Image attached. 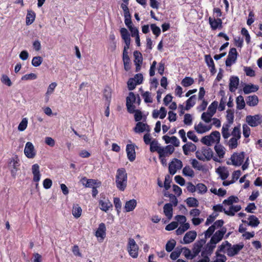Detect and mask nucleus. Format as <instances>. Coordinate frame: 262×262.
Wrapping results in <instances>:
<instances>
[{"label":"nucleus","instance_id":"obj_1","mask_svg":"<svg viewBox=\"0 0 262 262\" xmlns=\"http://www.w3.org/2000/svg\"><path fill=\"white\" fill-rule=\"evenodd\" d=\"M120 34L125 43L122 57L124 68L126 71H128L130 69V60L127 52L130 43V35L127 29L125 28H122L120 29Z\"/></svg>","mask_w":262,"mask_h":262},{"label":"nucleus","instance_id":"obj_2","mask_svg":"<svg viewBox=\"0 0 262 262\" xmlns=\"http://www.w3.org/2000/svg\"><path fill=\"white\" fill-rule=\"evenodd\" d=\"M136 101L135 94L133 92H129L126 98V106L127 112L130 114H135V120L139 122L142 119V113L141 111L136 109V106L134 104Z\"/></svg>","mask_w":262,"mask_h":262},{"label":"nucleus","instance_id":"obj_3","mask_svg":"<svg viewBox=\"0 0 262 262\" xmlns=\"http://www.w3.org/2000/svg\"><path fill=\"white\" fill-rule=\"evenodd\" d=\"M115 182L116 187L119 190L123 191L125 189L127 186V174L124 168H119L117 170Z\"/></svg>","mask_w":262,"mask_h":262},{"label":"nucleus","instance_id":"obj_4","mask_svg":"<svg viewBox=\"0 0 262 262\" xmlns=\"http://www.w3.org/2000/svg\"><path fill=\"white\" fill-rule=\"evenodd\" d=\"M245 158V152L244 151L233 153L231 157V162H227L228 165L232 164L235 166H239L242 165Z\"/></svg>","mask_w":262,"mask_h":262},{"label":"nucleus","instance_id":"obj_5","mask_svg":"<svg viewBox=\"0 0 262 262\" xmlns=\"http://www.w3.org/2000/svg\"><path fill=\"white\" fill-rule=\"evenodd\" d=\"M127 250L132 257L136 258L138 256L139 247L133 238L128 239Z\"/></svg>","mask_w":262,"mask_h":262},{"label":"nucleus","instance_id":"obj_6","mask_svg":"<svg viewBox=\"0 0 262 262\" xmlns=\"http://www.w3.org/2000/svg\"><path fill=\"white\" fill-rule=\"evenodd\" d=\"M151 152H157L159 155V159L162 165H164V147L159 146L158 142L154 140L150 144Z\"/></svg>","mask_w":262,"mask_h":262},{"label":"nucleus","instance_id":"obj_7","mask_svg":"<svg viewBox=\"0 0 262 262\" xmlns=\"http://www.w3.org/2000/svg\"><path fill=\"white\" fill-rule=\"evenodd\" d=\"M246 122L251 127H256L262 123V115H248L246 117Z\"/></svg>","mask_w":262,"mask_h":262},{"label":"nucleus","instance_id":"obj_8","mask_svg":"<svg viewBox=\"0 0 262 262\" xmlns=\"http://www.w3.org/2000/svg\"><path fill=\"white\" fill-rule=\"evenodd\" d=\"M32 172L33 175V181L36 183L35 189L38 190V182L40 180L41 174L39 171V166L37 164H34L32 166Z\"/></svg>","mask_w":262,"mask_h":262},{"label":"nucleus","instance_id":"obj_9","mask_svg":"<svg viewBox=\"0 0 262 262\" xmlns=\"http://www.w3.org/2000/svg\"><path fill=\"white\" fill-rule=\"evenodd\" d=\"M182 166V162L181 160L174 159L169 164V173L172 175L174 174L178 170L181 169Z\"/></svg>","mask_w":262,"mask_h":262},{"label":"nucleus","instance_id":"obj_10","mask_svg":"<svg viewBox=\"0 0 262 262\" xmlns=\"http://www.w3.org/2000/svg\"><path fill=\"white\" fill-rule=\"evenodd\" d=\"M237 56V52L236 49L234 48L230 49L226 60V66L227 67H230L232 64L234 63L236 60Z\"/></svg>","mask_w":262,"mask_h":262},{"label":"nucleus","instance_id":"obj_11","mask_svg":"<svg viewBox=\"0 0 262 262\" xmlns=\"http://www.w3.org/2000/svg\"><path fill=\"white\" fill-rule=\"evenodd\" d=\"M227 229L225 227H223L220 230L217 231L211 238L210 241L211 243L216 245L217 243L222 239Z\"/></svg>","mask_w":262,"mask_h":262},{"label":"nucleus","instance_id":"obj_12","mask_svg":"<svg viewBox=\"0 0 262 262\" xmlns=\"http://www.w3.org/2000/svg\"><path fill=\"white\" fill-rule=\"evenodd\" d=\"M24 154L25 156L29 159H33L36 155V151L34 145L30 142H27L26 144L24 149Z\"/></svg>","mask_w":262,"mask_h":262},{"label":"nucleus","instance_id":"obj_13","mask_svg":"<svg viewBox=\"0 0 262 262\" xmlns=\"http://www.w3.org/2000/svg\"><path fill=\"white\" fill-rule=\"evenodd\" d=\"M202 150L205 161H209L212 159L215 162H221L220 159L213 156V152L210 148L204 147L202 148Z\"/></svg>","mask_w":262,"mask_h":262},{"label":"nucleus","instance_id":"obj_14","mask_svg":"<svg viewBox=\"0 0 262 262\" xmlns=\"http://www.w3.org/2000/svg\"><path fill=\"white\" fill-rule=\"evenodd\" d=\"M244 245L241 243L239 244L233 245L227 249V254L229 256H233L238 253L243 248Z\"/></svg>","mask_w":262,"mask_h":262},{"label":"nucleus","instance_id":"obj_15","mask_svg":"<svg viewBox=\"0 0 262 262\" xmlns=\"http://www.w3.org/2000/svg\"><path fill=\"white\" fill-rule=\"evenodd\" d=\"M135 145L134 144H128L126 146L127 157L130 162H133L136 159Z\"/></svg>","mask_w":262,"mask_h":262},{"label":"nucleus","instance_id":"obj_16","mask_svg":"<svg viewBox=\"0 0 262 262\" xmlns=\"http://www.w3.org/2000/svg\"><path fill=\"white\" fill-rule=\"evenodd\" d=\"M206 239H202L199 241H196L193 245L192 248V253L193 254V256L196 257L199 253L200 252L201 248L205 244Z\"/></svg>","mask_w":262,"mask_h":262},{"label":"nucleus","instance_id":"obj_17","mask_svg":"<svg viewBox=\"0 0 262 262\" xmlns=\"http://www.w3.org/2000/svg\"><path fill=\"white\" fill-rule=\"evenodd\" d=\"M99 205L100 206V208L101 210L106 212L110 208L113 207V204L108 199L104 198L103 200H100L99 201Z\"/></svg>","mask_w":262,"mask_h":262},{"label":"nucleus","instance_id":"obj_18","mask_svg":"<svg viewBox=\"0 0 262 262\" xmlns=\"http://www.w3.org/2000/svg\"><path fill=\"white\" fill-rule=\"evenodd\" d=\"M196 237V232L194 231L187 232L183 237V243L187 244L192 243Z\"/></svg>","mask_w":262,"mask_h":262},{"label":"nucleus","instance_id":"obj_19","mask_svg":"<svg viewBox=\"0 0 262 262\" xmlns=\"http://www.w3.org/2000/svg\"><path fill=\"white\" fill-rule=\"evenodd\" d=\"M97 237H100L103 239L106 236V226L104 223H101L99 225L98 228L95 232Z\"/></svg>","mask_w":262,"mask_h":262},{"label":"nucleus","instance_id":"obj_20","mask_svg":"<svg viewBox=\"0 0 262 262\" xmlns=\"http://www.w3.org/2000/svg\"><path fill=\"white\" fill-rule=\"evenodd\" d=\"M209 23L213 30H215L218 28H221L222 27V20L220 18L215 19V18H213L210 17L209 18Z\"/></svg>","mask_w":262,"mask_h":262},{"label":"nucleus","instance_id":"obj_21","mask_svg":"<svg viewBox=\"0 0 262 262\" xmlns=\"http://www.w3.org/2000/svg\"><path fill=\"white\" fill-rule=\"evenodd\" d=\"M248 220L249 221L247 222L245 220H243L242 222L246 223L248 226H251L252 227H256L258 226V225L260 223L258 218L254 215H250L249 217H248Z\"/></svg>","mask_w":262,"mask_h":262},{"label":"nucleus","instance_id":"obj_22","mask_svg":"<svg viewBox=\"0 0 262 262\" xmlns=\"http://www.w3.org/2000/svg\"><path fill=\"white\" fill-rule=\"evenodd\" d=\"M239 84V78L237 76H231L230 78L229 90L233 92L237 88Z\"/></svg>","mask_w":262,"mask_h":262},{"label":"nucleus","instance_id":"obj_23","mask_svg":"<svg viewBox=\"0 0 262 262\" xmlns=\"http://www.w3.org/2000/svg\"><path fill=\"white\" fill-rule=\"evenodd\" d=\"M259 89L257 85L253 84H246L243 88V92L245 94L257 92Z\"/></svg>","mask_w":262,"mask_h":262},{"label":"nucleus","instance_id":"obj_24","mask_svg":"<svg viewBox=\"0 0 262 262\" xmlns=\"http://www.w3.org/2000/svg\"><path fill=\"white\" fill-rule=\"evenodd\" d=\"M134 130L136 133H143L145 130L149 132V126L147 124L139 121L136 124Z\"/></svg>","mask_w":262,"mask_h":262},{"label":"nucleus","instance_id":"obj_25","mask_svg":"<svg viewBox=\"0 0 262 262\" xmlns=\"http://www.w3.org/2000/svg\"><path fill=\"white\" fill-rule=\"evenodd\" d=\"M196 149V146L191 142L187 143L183 146V150L185 155H188L189 152H194Z\"/></svg>","mask_w":262,"mask_h":262},{"label":"nucleus","instance_id":"obj_26","mask_svg":"<svg viewBox=\"0 0 262 262\" xmlns=\"http://www.w3.org/2000/svg\"><path fill=\"white\" fill-rule=\"evenodd\" d=\"M216 172L219 174L221 179L223 180L226 179L229 176V172L224 166H220L216 170Z\"/></svg>","mask_w":262,"mask_h":262},{"label":"nucleus","instance_id":"obj_27","mask_svg":"<svg viewBox=\"0 0 262 262\" xmlns=\"http://www.w3.org/2000/svg\"><path fill=\"white\" fill-rule=\"evenodd\" d=\"M214 148L220 159H223L224 158L226 149L223 145L220 144L219 143H216V144L214 146Z\"/></svg>","mask_w":262,"mask_h":262},{"label":"nucleus","instance_id":"obj_28","mask_svg":"<svg viewBox=\"0 0 262 262\" xmlns=\"http://www.w3.org/2000/svg\"><path fill=\"white\" fill-rule=\"evenodd\" d=\"M137 206V201L135 199L130 200L125 203L124 209L126 212L133 211Z\"/></svg>","mask_w":262,"mask_h":262},{"label":"nucleus","instance_id":"obj_29","mask_svg":"<svg viewBox=\"0 0 262 262\" xmlns=\"http://www.w3.org/2000/svg\"><path fill=\"white\" fill-rule=\"evenodd\" d=\"M258 98L255 95H252L248 96L246 99V102L247 105L250 106H255L258 103Z\"/></svg>","mask_w":262,"mask_h":262},{"label":"nucleus","instance_id":"obj_30","mask_svg":"<svg viewBox=\"0 0 262 262\" xmlns=\"http://www.w3.org/2000/svg\"><path fill=\"white\" fill-rule=\"evenodd\" d=\"M213 210L216 212H224L226 214L229 216H234V213L231 211H228L223 208L221 204H217L213 206Z\"/></svg>","mask_w":262,"mask_h":262},{"label":"nucleus","instance_id":"obj_31","mask_svg":"<svg viewBox=\"0 0 262 262\" xmlns=\"http://www.w3.org/2000/svg\"><path fill=\"white\" fill-rule=\"evenodd\" d=\"M165 142L166 143H170L173 144V146H179L180 142L178 138L175 136L171 137L168 136H165Z\"/></svg>","mask_w":262,"mask_h":262},{"label":"nucleus","instance_id":"obj_32","mask_svg":"<svg viewBox=\"0 0 262 262\" xmlns=\"http://www.w3.org/2000/svg\"><path fill=\"white\" fill-rule=\"evenodd\" d=\"M35 18V13L32 10L28 11L26 18V23L27 25H30L32 24Z\"/></svg>","mask_w":262,"mask_h":262},{"label":"nucleus","instance_id":"obj_33","mask_svg":"<svg viewBox=\"0 0 262 262\" xmlns=\"http://www.w3.org/2000/svg\"><path fill=\"white\" fill-rule=\"evenodd\" d=\"M172 205L171 203L165 204V215L168 220H170L172 216Z\"/></svg>","mask_w":262,"mask_h":262},{"label":"nucleus","instance_id":"obj_34","mask_svg":"<svg viewBox=\"0 0 262 262\" xmlns=\"http://www.w3.org/2000/svg\"><path fill=\"white\" fill-rule=\"evenodd\" d=\"M103 97L106 101V103L110 102V103H111L112 99V90L110 87L106 86L104 88L103 90Z\"/></svg>","mask_w":262,"mask_h":262},{"label":"nucleus","instance_id":"obj_35","mask_svg":"<svg viewBox=\"0 0 262 262\" xmlns=\"http://www.w3.org/2000/svg\"><path fill=\"white\" fill-rule=\"evenodd\" d=\"M57 85V83L55 82H52L49 84L47 92L46 93V99L47 101L49 100V96L54 92Z\"/></svg>","mask_w":262,"mask_h":262},{"label":"nucleus","instance_id":"obj_36","mask_svg":"<svg viewBox=\"0 0 262 262\" xmlns=\"http://www.w3.org/2000/svg\"><path fill=\"white\" fill-rule=\"evenodd\" d=\"M82 212V209L79 206V205H74L72 208V214L76 218H79L81 215Z\"/></svg>","mask_w":262,"mask_h":262},{"label":"nucleus","instance_id":"obj_37","mask_svg":"<svg viewBox=\"0 0 262 262\" xmlns=\"http://www.w3.org/2000/svg\"><path fill=\"white\" fill-rule=\"evenodd\" d=\"M196 96L193 95L191 96L186 101V106L185 109L186 110H189L191 107L193 106L195 104Z\"/></svg>","mask_w":262,"mask_h":262},{"label":"nucleus","instance_id":"obj_38","mask_svg":"<svg viewBox=\"0 0 262 262\" xmlns=\"http://www.w3.org/2000/svg\"><path fill=\"white\" fill-rule=\"evenodd\" d=\"M236 108L237 110H241L243 109L245 106V102L244 99V97L239 95L237 97L236 99Z\"/></svg>","mask_w":262,"mask_h":262},{"label":"nucleus","instance_id":"obj_39","mask_svg":"<svg viewBox=\"0 0 262 262\" xmlns=\"http://www.w3.org/2000/svg\"><path fill=\"white\" fill-rule=\"evenodd\" d=\"M81 182L85 187H91L96 184V180L94 179H88L86 177H83L81 179Z\"/></svg>","mask_w":262,"mask_h":262},{"label":"nucleus","instance_id":"obj_40","mask_svg":"<svg viewBox=\"0 0 262 262\" xmlns=\"http://www.w3.org/2000/svg\"><path fill=\"white\" fill-rule=\"evenodd\" d=\"M239 201V199L237 196L231 195L229 196L227 199L225 200L223 203L227 205L232 206L233 203H237Z\"/></svg>","mask_w":262,"mask_h":262},{"label":"nucleus","instance_id":"obj_41","mask_svg":"<svg viewBox=\"0 0 262 262\" xmlns=\"http://www.w3.org/2000/svg\"><path fill=\"white\" fill-rule=\"evenodd\" d=\"M182 172L185 176L190 177L191 178L194 176V172L189 166L184 167L183 169Z\"/></svg>","mask_w":262,"mask_h":262},{"label":"nucleus","instance_id":"obj_42","mask_svg":"<svg viewBox=\"0 0 262 262\" xmlns=\"http://www.w3.org/2000/svg\"><path fill=\"white\" fill-rule=\"evenodd\" d=\"M186 204L190 207H198L199 206V202L196 199L190 197L186 199Z\"/></svg>","mask_w":262,"mask_h":262},{"label":"nucleus","instance_id":"obj_43","mask_svg":"<svg viewBox=\"0 0 262 262\" xmlns=\"http://www.w3.org/2000/svg\"><path fill=\"white\" fill-rule=\"evenodd\" d=\"M180 249H182L183 254L187 259H192L195 257V256H193V254L189 249L185 247L180 248Z\"/></svg>","mask_w":262,"mask_h":262},{"label":"nucleus","instance_id":"obj_44","mask_svg":"<svg viewBox=\"0 0 262 262\" xmlns=\"http://www.w3.org/2000/svg\"><path fill=\"white\" fill-rule=\"evenodd\" d=\"M189 224L188 223L183 224L176 231L177 234L181 235L183 234L185 231L189 228Z\"/></svg>","mask_w":262,"mask_h":262},{"label":"nucleus","instance_id":"obj_45","mask_svg":"<svg viewBox=\"0 0 262 262\" xmlns=\"http://www.w3.org/2000/svg\"><path fill=\"white\" fill-rule=\"evenodd\" d=\"M230 126L229 124H225L222 127V134L223 138L225 139H228L230 136V134L229 132Z\"/></svg>","mask_w":262,"mask_h":262},{"label":"nucleus","instance_id":"obj_46","mask_svg":"<svg viewBox=\"0 0 262 262\" xmlns=\"http://www.w3.org/2000/svg\"><path fill=\"white\" fill-rule=\"evenodd\" d=\"M152 115L154 118L159 117L161 119H164V106H161L160 110H154Z\"/></svg>","mask_w":262,"mask_h":262},{"label":"nucleus","instance_id":"obj_47","mask_svg":"<svg viewBox=\"0 0 262 262\" xmlns=\"http://www.w3.org/2000/svg\"><path fill=\"white\" fill-rule=\"evenodd\" d=\"M194 83V80L190 77H185L181 81V84L184 87H188Z\"/></svg>","mask_w":262,"mask_h":262},{"label":"nucleus","instance_id":"obj_48","mask_svg":"<svg viewBox=\"0 0 262 262\" xmlns=\"http://www.w3.org/2000/svg\"><path fill=\"white\" fill-rule=\"evenodd\" d=\"M165 197H168L169 198V203L172 204L174 206H176L177 205L178 201L174 195L165 192Z\"/></svg>","mask_w":262,"mask_h":262},{"label":"nucleus","instance_id":"obj_49","mask_svg":"<svg viewBox=\"0 0 262 262\" xmlns=\"http://www.w3.org/2000/svg\"><path fill=\"white\" fill-rule=\"evenodd\" d=\"M176 242L173 239H171L167 242L165 246L166 250L167 252H171L174 248Z\"/></svg>","mask_w":262,"mask_h":262},{"label":"nucleus","instance_id":"obj_50","mask_svg":"<svg viewBox=\"0 0 262 262\" xmlns=\"http://www.w3.org/2000/svg\"><path fill=\"white\" fill-rule=\"evenodd\" d=\"M218 106V102L214 101L211 103V104L209 106L207 110V112L212 114V115H214L216 113V108Z\"/></svg>","mask_w":262,"mask_h":262},{"label":"nucleus","instance_id":"obj_51","mask_svg":"<svg viewBox=\"0 0 262 262\" xmlns=\"http://www.w3.org/2000/svg\"><path fill=\"white\" fill-rule=\"evenodd\" d=\"M134 56L135 57L134 63H142L143 57L141 53L138 51H135L134 52Z\"/></svg>","mask_w":262,"mask_h":262},{"label":"nucleus","instance_id":"obj_52","mask_svg":"<svg viewBox=\"0 0 262 262\" xmlns=\"http://www.w3.org/2000/svg\"><path fill=\"white\" fill-rule=\"evenodd\" d=\"M231 246V244L228 241H225L223 242L220 246H219L216 252L219 253V252H224L225 249L227 250V249Z\"/></svg>","mask_w":262,"mask_h":262},{"label":"nucleus","instance_id":"obj_53","mask_svg":"<svg viewBox=\"0 0 262 262\" xmlns=\"http://www.w3.org/2000/svg\"><path fill=\"white\" fill-rule=\"evenodd\" d=\"M194 129L199 134L206 133V125L201 122H200L197 125H195Z\"/></svg>","mask_w":262,"mask_h":262},{"label":"nucleus","instance_id":"obj_54","mask_svg":"<svg viewBox=\"0 0 262 262\" xmlns=\"http://www.w3.org/2000/svg\"><path fill=\"white\" fill-rule=\"evenodd\" d=\"M114 204L117 213L119 214L122 207V204L120 198L115 197L114 198Z\"/></svg>","mask_w":262,"mask_h":262},{"label":"nucleus","instance_id":"obj_55","mask_svg":"<svg viewBox=\"0 0 262 262\" xmlns=\"http://www.w3.org/2000/svg\"><path fill=\"white\" fill-rule=\"evenodd\" d=\"M226 119L228 122V124L230 125L233 122L234 120V112L231 110H228L227 111Z\"/></svg>","mask_w":262,"mask_h":262},{"label":"nucleus","instance_id":"obj_56","mask_svg":"<svg viewBox=\"0 0 262 262\" xmlns=\"http://www.w3.org/2000/svg\"><path fill=\"white\" fill-rule=\"evenodd\" d=\"M213 115L206 112H204L201 116V119L206 123H209L212 120V117Z\"/></svg>","mask_w":262,"mask_h":262},{"label":"nucleus","instance_id":"obj_57","mask_svg":"<svg viewBox=\"0 0 262 262\" xmlns=\"http://www.w3.org/2000/svg\"><path fill=\"white\" fill-rule=\"evenodd\" d=\"M1 80V82L3 84H5V85H7L8 86H10L12 84V82H11L10 79L6 75L3 74L2 75Z\"/></svg>","mask_w":262,"mask_h":262},{"label":"nucleus","instance_id":"obj_58","mask_svg":"<svg viewBox=\"0 0 262 262\" xmlns=\"http://www.w3.org/2000/svg\"><path fill=\"white\" fill-rule=\"evenodd\" d=\"M231 135L233 138H235L239 139L241 137V133L240 130V126H235L234 127L233 131L232 132Z\"/></svg>","mask_w":262,"mask_h":262},{"label":"nucleus","instance_id":"obj_59","mask_svg":"<svg viewBox=\"0 0 262 262\" xmlns=\"http://www.w3.org/2000/svg\"><path fill=\"white\" fill-rule=\"evenodd\" d=\"M216 245L211 244L210 242L207 244L204 249L208 253L209 255H211Z\"/></svg>","mask_w":262,"mask_h":262},{"label":"nucleus","instance_id":"obj_60","mask_svg":"<svg viewBox=\"0 0 262 262\" xmlns=\"http://www.w3.org/2000/svg\"><path fill=\"white\" fill-rule=\"evenodd\" d=\"M42 62V58L40 56L34 57L32 60V64L35 67L39 66Z\"/></svg>","mask_w":262,"mask_h":262},{"label":"nucleus","instance_id":"obj_61","mask_svg":"<svg viewBox=\"0 0 262 262\" xmlns=\"http://www.w3.org/2000/svg\"><path fill=\"white\" fill-rule=\"evenodd\" d=\"M28 125V119L26 118H23L18 125V129L19 131H24L26 129Z\"/></svg>","mask_w":262,"mask_h":262},{"label":"nucleus","instance_id":"obj_62","mask_svg":"<svg viewBox=\"0 0 262 262\" xmlns=\"http://www.w3.org/2000/svg\"><path fill=\"white\" fill-rule=\"evenodd\" d=\"M19 160L17 156L11 159L10 164L12 163V167L15 171L17 170L18 167L19 166Z\"/></svg>","mask_w":262,"mask_h":262},{"label":"nucleus","instance_id":"obj_63","mask_svg":"<svg viewBox=\"0 0 262 262\" xmlns=\"http://www.w3.org/2000/svg\"><path fill=\"white\" fill-rule=\"evenodd\" d=\"M182 252V249H180L177 247L173 252H172L170 255V257L173 260L176 259L179 257L181 253Z\"/></svg>","mask_w":262,"mask_h":262},{"label":"nucleus","instance_id":"obj_64","mask_svg":"<svg viewBox=\"0 0 262 262\" xmlns=\"http://www.w3.org/2000/svg\"><path fill=\"white\" fill-rule=\"evenodd\" d=\"M124 23L125 25L127 27L128 29L132 28L133 27V23L131 19V15L130 14H128L127 15H124Z\"/></svg>","mask_w":262,"mask_h":262}]
</instances>
